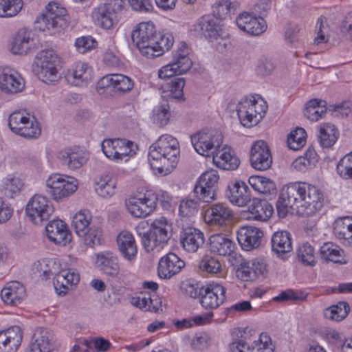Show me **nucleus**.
<instances>
[{
  "label": "nucleus",
  "instance_id": "nucleus-9",
  "mask_svg": "<svg viewBox=\"0 0 352 352\" xmlns=\"http://www.w3.org/2000/svg\"><path fill=\"white\" fill-rule=\"evenodd\" d=\"M260 102L263 104H259V110H257L258 101L256 100V96L245 98L238 104L237 114L243 126L251 127L256 125L264 116L267 105L263 99H261Z\"/></svg>",
  "mask_w": 352,
  "mask_h": 352
},
{
  "label": "nucleus",
  "instance_id": "nucleus-11",
  "mask_svg": "<svg viewBox=\"0 0 352 352\" xmlns=\"http://www.w3.org/2000/svg\"><path fill=\"white\" fill-rule=\"evenodd\" d=\"M25 211L32 221L38 223L50 218L54 212V208L45 196L36 194L28 202Z\"/></svg>",
  "mask_w": 352,
  "mask_h": 352
},
{
  "label": "nucleus",
  "instance_id": "nucleus-7",
  "mask_svg": "<svg viewBox=\"0 0 352 352\" xmlns=\"http://www.w3.org/2000/svg\"><path fill=\"white\" fill-rule=\"evenodd\" d=\"M191 142L195 151L203 156L212 155L216 160L217 153L220 151L223 142V135L219 131L203 129L191 136Z\"/></svg>",
  "mask_w": 352,
  "mask_h": 352
},
{
  "label": "nucleus",
  "instance_id": "nucleus-20",
  "mask_svg": "<svg viewBox=\"0 0 352 352\" xmlns=\"http://www.w3.org/2000/svg\"><path fill=\"white\" fill-rule=\"evenodd\" d=\"M239 28L248 34L258 36L267 29L266 21L263 17H256L250 13L243 12L236 19Z\"/></svg>",
  "mask_w": 352,
  "mask_h": 352
},
{
  "label": "nucleus",
  "instance_id": "nucleus-51",
  "mask_svg": "<svg viewBox=\"0 0 352 352\" xmlns=\"http://www.w3.org/2000/svg\"><path fill=\"white\" fill-rule=\"evenodd\" d=\"M41 134V128L38 123L35 120L34 117L30 118V116H26V120L25 122V126L23 128L19 135L28 139L37 138Z\"/></svg>",
  "mask_w": 352,
  "mask_h": 352
},
{
  "label": "nucleus",
  "instance_id": "nucleus-26",
  "mask_svg": "<svg viewBox=\"0 0 352 352\" xmlns=\"http://www.w3.org/2000/svg\"><path fill=\"white\" fill-rule=\"evenodd\" d=\"M263 236V233L260 229L252 226H244L238 230L236 238L242 249L250 251L260 245Z\"/></svg>",
  "mask_w": 352,
  "mask_h": 352
},
{
  "label": "nucleus",
  "instance_id": "nucleus-1",
  "mask_svg": "<svg viewBox=\"0 0 352 352\" xmlns=\"http://www.w3.org/2000/svg\"><path fill=\"white\" fill-rule=\"evenodd\" d=\"M323 195L316 187L305 182L291 183L284 186L276 201L280 217H285L289 210L300 216H312L323 206Z\"/></svg>",
  "mask_w": 352,
  "mask_h": 352
},
{
  "label": "nucleus",
  "instance_id": "nucleus-3",
  "mask_svg": "<svg viewBox=\"0 0 352 352\" xmlns=\"http://www.w3.org/2000/svg\"><path fill=\"white\" fill-rule=\"evenodd\" d=\"M179 154V142L173 136H160L148 151V162L155 174L161 176L170 173L176 167Z\"/></svg>",
  "mask_w": 352,
  "mask_h": 352
},
{
  "label": "nucleus",
  "instance_id": "nucleus-16",
  "mask_svg": "<svg viewBox=\"0 0 352 352\" xmlns=\"http://www.w3.org/2000/svg\"><path fill=\"white\" fill-rule=\"evenodd\" d=\"M250 162L258 170H265L270 168L272 157L267 144L263 140L255 142L251 147Z\"/></svg>",
  "mask_w": 352,
  "mask_h": 352
},
{
  "label": "nucleus",
  "instance_id": "nucleus-36",
  "mask_svg": "<svg viewBox=\"0 0 352 352\" xmlns=\"http://www.w3.org/2000/svg\"><path fill=\"white\" fill-rule=\"evenodd\" d=\"M119 250L127 260L133 259L137 254V247L133 236L129 232H122L117 239Z\"/></svg>",
  "mask_w": 352,
  "mask_h": 352
},
{
  "label": "nucleus",
  "instance_id": "nucleus-23",
  "mask_svg": "<svg viewBox=\"0 0 352 352\" xmlns=\"http://www.w3.org/2000/svg\"><path fill=\"white\" fill-rule=\"evenodd\" d=\"M256 346H250L243 340H239L230 344V352H274L270 337L262 333L258 341L254 342Z\"/></svg>",
  "mask_w": 352,
  "mask_h": 352
},
{
  "label": "nucleus",
  "instance_id": "nucleus-57",
  "mask_svg": "<svg viewBox=\"0 0 352 352\" xmlns=\"http://www.w3.org/2000/svg\"><path fill=\"white\" fill-rule=\"evenodd\" d=\"M26 116L21 111L12 113L8 120V125L12 132L20 135L23 128L25 126Z\"/></svg>",
  "mask_w": 352,
  "mask_h": 352
},
{
  "label": "nucleus",
  "instance_id": "nucleus-8",
  "mask_svg": "<svg viewBox=\"0 0 352 352\" xmlns=\"http://www.w3.org/2000/svg\"><path fill=\"white\" fill-rule=\"evenodd\" d=\"M36 22L40 30L55 33L67 25V10L58 3L50 2L46 6V12Z\"/></svg>",
  "mask_w": 352,
  "mask_h": 352
},
{
  "label": "nucleus",
  "instance_id": "nucleus-2",
  "mask_svg": "<svg viewBox=\"0 0 352 352\" xmlns=\"http://www.w3.org/2000/svg\"><path fill=\"white\" fill-rule=\"evenodd\" d=\"M133 43L148 58L157 57L170 49L174 38L170 33L157 32L153 23H141L131 33Z\"/></svg>",
  "mask_w": 352,
  "mask_h": 352
},
{
  "label": "nucleus",
  "instance_id": "nucleus-41",
  "mask_svg": "<svg viewBox=\"0 0 352 352\" xmlns=\"http://www.w3.org/2000/svg\"><path fill=\"white\" fill-rule=\"evenodd\" d=\"M116 179L111 175L107 174L96 183L95 190L99 196L109 198L116 193Z\"/></svg>",
  "mask_w": 352,
  "mask_h": 352
},
{
  "label": "nucleus",
  "instance_id": "nucleus-42",
  "mask_svg": "<svg viewBox=\"0 0 352 352\" xmlns=\"http://www.w3.org/2000/svg\"><path fill=\"white\" fill-rule=\"evenodd\" d=\"M327 102L322 100L312 99L307 104L304 111L305 116L311 120L318 121L326 113Z\"/></svg>",
  "mask_w": 352,
  "mask_h": 352
},
{
  "label": "nucleus",
  "instance_id": "nucleus-64",
  "mask_svg": "<svg viewBox=\"0 0 352 352\" xmlns=\"http://www.w3.org/2000/svg\"><path fill=\"white\" fill-rule=\"evenodd\" d=\"M340 31L346 38L352 41V12H348L341 21Z\"/></svg>",
  "mask_w": 352,
  "mask_h": 352
},
{
  "label": "nucleus",
  "instance_id": "nucleus-40",
  "mask_svg": "<svg viewBox=\"0 0 352 352\" xmlns=\"http://www.w3.org/2000/svg\"><path fill=\"white\" fill-rule=\"evenodd\" d=\"M248 182L255 190L260 193L265 195L276 194L277 190L276 184L274 181L270 178L258 175H252L249 178Z\"/></svg>",
  "mask_w": 352,
  "mask_h": 352
},
{
  "label": "nucleus",
  "instance_id": "nucleus-13",
  "mask_svg": "<svg viewBox=\"0 0 352 352\" xmlns=\"http://www.w3.org/2000/svg\"><path fill=\"white\" fill-rule=\"evenodd\" d=\"M58 349L54 332L47 328H38L32 338V342L25 352H52Z\"/></svg>",
  "mask_w": 352,
  "mask_h": 352
},
{
  "label": "nucleus",
  "instance_id": "nucleus-61",
  "mask_svg": "<svg viewBox=\"0 0 352 352\" xmlns=\"http://www.w3.org/2000/svg\"><path fill=\"white\" fill-rule=\"evenodd\" d=\"M53 284L56 292L58 296H64L67 294L69 289L72 287L65 279L64 275L60 272L56 274L54 278Z\"/></svg>",
  "mask_w": 352,
  "mask_h": 352
},
{
  "label": "nucleus",
  "instance_id": "nucleus-59",
  "mask_svg": "<svg viewBox=\"0 0 352 352\" xmlns=\"http://www.w3.org/2000/svg\"><path fill=\"white\" fill-rule=\"evenodd\" d=\"M116 145L117 149L114 154H116V161L122 160L124 157L130 155L133 151L132 146L133 144L132 142L117 139Z\"/></svg>",
  "mask_w": 352,
  "mask_h": 352
},
{
  "label": "nucleus",
  "instance_id": "nucleus-22",
  "mask_svg": "<svg viewBox=\"0 0 352 352\" xmlns=\"http://www.w3.org/2000/svg\"><path fill=\"white\" fill-rule=\"evenodd\" d=\"M38 48V39L30 30H20L11 44V51L14 54H25Z\"/></svg>",
  "mask_w": 352,
  "mask_h": 352
},
{
  "label": "nucleus",
  "instance_id": "nucleus-63",
  "mask_svg": "<svg viewBox=\"0 0 352 352\" xmlns=\"http://www.w3.org/2000/svg\"><path fill=\"white\" fill-rule=\"evenodd\" d=\"M96 41L90 36H82L78 38L75 42V46L80 53H85L87 50L95 47Z\"/></svg>",
  "mask_w": 352,
  "mask_h": 352
},
{
  "label": "nucleus",
  "instance_id": "nucleus-38",
  "mask_svg": "<svg viewBox=\"0 0 352 352\" xmlns=\"http://www.w3.org/2000/svg\"><path fill=\"white\" fill-rule=\"evenodd\" d=\"M343 254L344 251L339 246L331 243H324L320 249L321 258L336 264L347 263V261Z\"/></svg>",
  "mask_w": 352,
  "mask_h": 352
},
{
  "label": "nucleus",
  "instance_id": "nucleus-21",
  "mask_svg": "<svg viewBox=\"0 0 352 352\" xmlns=\"http://www.w3.org/2000/svg\"><path fill=\"white\" fill-rule=\"evenodd\" d=\"M185 266V262L177 254L169 252L162 256L158 263L157 272L161 278L169 279L177 274Z\"/></svg>",
  "mask_w": 352,
  "mask_h": 352
},
{
  "label": "nucleus",
  "instance_id": "nucleus-4",
  "mask_svg": "<svg viewBox=\"0 0 352 352\" xmlns=\"http://www.w3.org/2000/svg\"><path fill=\"white\" fill-rule=\"evenodd\" d=\"M140 225L136 228L138 234L141 238L142 243L147 252L160 247L162 248L171 237L172 226L165 217L155 219L148 230L142 231Z\"/></svg>",
  "mask_w": 352,
  "mask_h": 352
},
{
  "label": "nucleus",
  "instance_id": "nucleus-47",
  "mask_svg": "<svg viewBox=\"0 0 352 352\" xmlns=\"http://www.w3.org/2000/svg\"><path fill=\"white\" fill-rule=\"evenodd\" d=\"M91 216L88 211H80L73 217L72 226L78 236H85V231L89 229Z\"/></svg>",
  "mask_w": 352,
  "mask_h": 352
},
{
  "label": "nucleus",
  "instance_id": "nucleus-28",
  "mask_svg": "<svg viewBox=\"0 0 352 352\" xmlns=\"http://www.w3.org/2000/svg\"><path fill=\"white\" fill-rule=\"evenodd\" d=\"M47 236L55 244L65 245L71 241V234L67 224L62 220L50 221L45 226Z\"/></svg>",
  "mask_w": 352,
  "mask_h": 352
},
{
  "label": "nucleus",
  "instance_id": "nucleus-6",
  "mask_svg": "<svg viewBox=\"0 0 352 352\" xmlns=\"http://www.w3.org/2000/svg\"><path fill=\"white\" fill-rule=\"evenodd\" d=\"M195 30L210 42L217 41V50L223 52L230 45L224 38L223 24L221 21L210 15L201 17L195 25Z\"/></svg>",
  "mask_w": 352,
  "mask_h": 352
},
{
  "label": "nucleus",
  "instance_id": "nucleus-46",
  "mask_svg": "<svg viewBox=\"0 0 352 352\" xmlns=\"http://www.w3.org/2000/svg\"><path fill=\"white\" fill-rule=\"evenodd\" d=\"M350 311L349 304L340 301L335 305L327 308L324 311V316L326 318L331 320L340 321L344 319Z\"/></svg>",
  "mask_w": 352,
  "mask_h": 352
},
{
  "label": "nucleus",
  "instance_id": "nucleus-25",
  "mask_svg": "<svg viewBox=\"0 0 352 352\" xmlns=\"http://www.w3.org/2000/svg\"><path fill=\"white\" fill-rule=\"evenodd\" d=\"M22 340L23 331L19 326L0 331V352H16Z\"/></svg>",
  "mask_w": 352,
  "mask_h": 352
},
{
  "label": "nucleus",
  "instance_id": "nucleus-29",
  "mask_svg": "<svg viewBox=\"0 0 352 352\" xmlns=\"http://www.w3.org/2000/svg\"><path fill=\"white\" fill-rule=\"evenodd\" d=\"M271 243L272 251L283 260H285L292 251V236L287 231L274 232L272 236Z\"/></svg>",
  "mask_w": 352,
  "mask_h": 352
},
{
  "label": "nucleus",
  "instance_id": "nucleus-19",
  "mask_svg": "<svg viewBox=\"0 0 352 352\" xmlns=\"http://www.w3.org/2000/svg\"><path fill=\"white\" fill-rule=\"evenodd\" d=\"M25 82L14 70L0 68V90L6 94H17L23 90Z\"/></svg>",
  "mask_w": 352,
  "mask_h": 352
},
{
  "label": "nucleus",
  "instance_id": "nucleus-33",
  "mask_svg": "<svg viewBox=\"0 0 352 352\" xmlns=\"http://www.w3.org/2000/svg\"><path fill=\"white\" fill-rule=\"evenodd\" d=\"M248 210L251 214L250 218L260 221H267L273 213L271 204L265 199H253Z\"/></svg>",
  "mask_w": 352,
  "mask_h": 352
},
{
  "label": "nucleus",
  "instance_id": "nucleus-48",
  "mask_svg": "<svg viewBox=\"0 0 352 352\" xmlns=\"http://www.w3.org/2000/svg\"><path fill=\"white\" fill-rule=\"evenodd\" d=\"M23 6V0H0V17L16 16Z\"/></svg>",
  "mask_w": 352,
  "mask_h": 352
},
{
  "label": "nucleus",
  "instance_id": "nucleus-62",
  "mask_svg": "<svg viewBox=\"0 0 352 352\" xmlns=\"http://www.w3.org/2000/svg\"><path fill=\"white\" fill-rule=\"evenodd\" d=\"M254 272V267H252V260L251 261H243L239 266L238 267L236 273L237 276L243 281H252L256 278H248L249 276L248 273Z\"/></svg>",
  "mask_w": 352,
  "mask_h": 352
},
{
  "label": "nucleus",
  "instance_id": "nucleus-53",
  "mask_svg": "<svg viewBox=\"0 0 352 352\" xmlns=\"http://www.w3.org/2000/svg\"><path fill=\"white\" fill-rule=\"evenodd\" d=\"M199 200L197 197L196 199H187L181 201L179 212L182 217H192L198 212L199 208Z\"/></svg>",
  "mask_w": 352,
  "mask_h": 352
},
{
  "label": "nucleus",
  "instance_id": "nucleus-49",
  "mask_svg": "<svg viewBox=\"0 0 352 352\" xmlns=\"http://www.w3.org/2000/svg\"><path fill=\"white\" fill-rule=\"evenodd\" d=\"M85 236H78L82 238L83 243L89 247L100 245L103 241L102 232L96 226H91L85 231Z\"/></svg>",
  "mask_w": 352,
  "mask_h": 352
},
{
  "label": "nucleus",
  "instance_id": "nucleus-39",
  "mask_svg": "<svg viewBox=\"0 0 352 352\" xmlns=\"http://www.w3.org/2000/svg\"><path fill=\"white\" fill-rule=\"evenodd\" d=\"M93 19L97 25L104 29H111L118 22V17L111 14L105 7L100 5L93 12Z\"/></svg>",
  "mask_w": 352,
  "mask_h": 352
},
{
  "label": "nucleus",
  "instance_id": "nucleus-58",
  "mask_svg": "<svg viewBox=\"0 0 352 352\" xmlns=\"http://www.w3.org/2000/svg\"><path fill=\"white\" fill-rule=\"evenodd\" d=\"M199 267L204 272L215 274L220 271L221 265L217 258L206 255L200 261Z\"/></svg>",
  "mask_w": 352,
  "mask_h": 352
},
{
  "label": "nucleus",
  "instance_id": "nucleus-44",
  "mask_svg": "<svg viewBox=\"0 0 352 352\" xmlns=\"http://www.w3.org/2000/svg\"><path fill=\"white\" fill-rule=\"evenodd\" d=\"M338 132L334 125L329 123L324 124L320 129L318 139L322 148H330L336 142Z\"/></svg>",
  "mask_w": 352,
  "mask_h": 352
},
{
  "label": "nucleus",
  "instance_id": "nucleus-10",
  "mask_svg": "<svg viewBox=\"0 0 352 352\" xmlns=\"http://www.w3.org/2000/svg\"><path fill=\"white\" fill-rule=\"evenodd\" d=\"M219 179L217 170H210L203 173L194 188L195 196L205 203H210L214 200Z\"/></svg>",
  "mask_w": 352,
  "mask_h": 352
},
{
  "label": "nucleus",
  "instance_id": "nucleus-18",
  "mask_svg": "<svg viewBox=\"0 0 352 352\" xmlns=\"http://www.w3.org/2000/svg\"><path fill=\"white\" fill-rule=\"evenodd\" d=\"M225 196L232 204L239 207L246 206L252 199L250 188L241 180L230 182Z\"/></svg>",
  "mask_w": 352,
  "mask_h": 352
},
{
  "label": "nucleus",
  "instance_id": "nucleus-56",
  "mask_svg": "<svg viewBox=\"0 0 352 352\" xmlns=\"http://www.w3.org/2000/svg\"><path fill=\"white\" fill-rule=\"evenodd\" d=\"M154 120L160 126L166 125L170 118V105L168 102H164L153 110Z\"/></svg>",
  "mask_w": 352,
  "mask_h": 352
},
{
  "label": "nucleus",
  "instance_id": "nucleus-45",
  "mask_svg": "<svg viewBox=\"0 0 352 352\" xmlns=\"http://www.w3.org/2000/svg\"><path fill=\"white\" fill-rule=\"evenodd\" d=\"M23 187V181L15 176L8 177L3 179L0 186V192L6 197L12 198L19 193Z\"/></svg>",
  "mask_w": 352,
  "mask_h": 352
},
{
  "label": "nucleus",
  "instance_id": "nucleus-24",
  "mask_svg": "<svg viewBox=\"0 0 352 352\" xmlns=\"http://www.w3.org/2000/svg\"><path fill=\"white\" fill-rule=\"evenodd\" d=\"M133 80L123 74H114L103 76L97 83L98 89L111 88L119 92H128L133 87Z\"/></svg>",
  "mask_w": 352,
  "mask_h": 352
},
{
  "label": "nucleus",
  "instance_id": "nucleus-5",
  "mask_svg": "<svg viewBox=\"0 0 352 352\" xmlns=\"http://www.w3.org/2000/svg\"><path fill=\"white\" fill-rule=\"evenodd\" d=\"M37 61L32 65V71L38 78L46 84L57 82L60 76L57 69L60 60L52 49L43 50L36 54Z\"/></svg>",
  "mask_w": 352,
  "mask_h": 352
},
{
  "label": "nucleus",
  "instance_id": "nucleus-60",
  "mask_svg": "<svg viewBox=\"0 0 352 352\" xmlns=\"http://www.w3.org/2000/svg\"><path fill=\"white\" fill-rule=\"evenodd\" d=\"M338 174L344 179H352V162L346 155L338 162L336 167Z\"/></svg>",
  "mask_w": 352,
  "mask_h": 352
},
{
  "label": "nucleus",
  "instance_id": "nucleus-31",
  "mask_svg": "<svg viewBox=\"0 0 352 352\" xmlns=\"http://www.w3.org/2000/svg\"><path fill=\"white\" fill-rule=\"evenodd\" d=\"M232 210L226 204H212L205 212V221L210 225L222 226L232 217Z\"/></svg>",
  "mask_w": 352,
  "mask_h": 352
},
{
  "label": "nucleus",
  "instance_id": "nucleus-34",
  "mask_svg": "<svg viewBox=\"0 0 352 352\" xmlns=\"http://www.w3.org/2000/svg\"><path fill=\"white\" fill-rule=\"evenodd\" d=\"M96 265L100 271L108 276H115L118 274V258L111 252L98 254Z\"/></svg>",
  "mask_w": 352,
  "mask_h": 352
},
{
  "label": "nucleus",
  "instance_id": "nucleus-14",
  "mask_svg": "<svg viewBox=\"0 0 352 352\" xmlns=\"http://www.w3.org/2000/svg\"><path fill=\"white\" fill-rule=\"evenodd\" d=\"M226 289L218 283H211L201 287L200 303L206 309H216L226 300Z\"/></svg>",
  "mask_w": 352,
  "mask_h": 352
},
{
  "label": "nucleus",
  "instance_id": "nucleus-12",
  "mask_svg": "<svg viewBox=\"0 0 352 352\" xmlns=\"http://www.w3.org/2000/svg\"><path fill=\"white\" fill-rule=\"evenodd\" d=\"M76 182V180H66L65 177L61 175H52L46 181L47 192L55 201L63 200L77 190Z\"/></svg>",
  "mask_w": 352,
  "mask_h": 352
},
{
  "label": "nucleus",
  "instance_id": "nucleus-37",
  "mask_svg": "<svg viewBox=\"0 0 352 352\" xmlns=\"http://www.w3.org/2000/svg\"><path fill=\"white\" fill-rule=\"evenodd\" d=\"M209 241L210 251L221 256L230 254L234 248V243L221 234L212 235Z\"/></svg>",
  "mask_w": 352,
  "mask_h": 352
},
{
  "label": "nucleus",
  "instance_id": "nucleus-27",
  "mask_svg": "<svg viewBox=\"0 0 352 352\" xmlns=\"http://www.w3.org/2000/svg\"><path fill=\"white\" fill-rule=\"evenodd\" d=\"M60 162L70 169L80 168L86 163L88 153L80 149L79 147L67 148L57 154Z\"/></svg>",
  "mask_w": 352,
  "mask_h": 352
},
{
  "label": "nucleus",
  "instance_id": "nucleus-32",
  "mask_svg": "<svg viewBox=\"0 0 352 352\" xmlns=\"http://www.w3.org/2000/svg\"><path fill=\"white\" fill-rule=\"evenodd\" d=\"M25 290L23 285L19 282L10 283L7 287L1 292L3 301L10 305H17L24 299Z\"/></svg>",
  "mask_w": 352,
  "mask_h": 352
},
{
  "label": "nucleus",
  "instance_id": "nucleus-17",
  "mask_svg": "<svg viewBox=\"0 0 352 352\" xmlns=\"http://www.w3.org/2000/svg\"><path fill=\"white\" fill-rule=\"evenodd\" d=\"M192 66V62L186 54H175L173 60L162 67L158 72L162 79L170 78L174 76L181 75L187 72Z\"/></svg>",
  "mask_w": 352,
  "mask_h": 352
},
{
  "label": "nucleus",
  "instance_id": "nucleus-50",
  "mask_svg": "<svg viewBox=\"0 0 352 352\" xmlns=\"http://www.w3.org/2000/svg\"><path fill=\"white\" fill-rule=\"evenodd\" d=\"M298 260L305 265L313 266L316 263L314 248L308 243H302L297 250Z\"/></svg>",
  "mask_w": 352,
  "mask_h": 352
},
{
  "label": "nucleus",
  "instance_id": "nucleus-55",
  "mask_svg": "<svg viewBox=\"0 0 352 352\" xmlns=\"http://www.w3.org/2000/svg\"><path fill=\"white\" fill-rule=\"evenodd\" d=\"M252 267H254V272L248 273V278H265L268 274L267 263L263 257L252 259Z\"/></svg>",
  "mask_w": 352,
  "mask_h": 352
},
{
  "label": "nucleus",
  "instance_id": "nucleus-43",
  "mask_svg": "<svg viewBox=\"0 0 352 352\" xmlns=\"http://www.w3.org/2000/svg\"><path fill=\"white\" fill-rule=\"evenodd\" d=\"M185 78L181 77L174 78L168 84V93L166 95L162 96L163 98H166L167 102H173V100L177 101H184V87L185 85Z\"/></svg>",
  "mask_w": 352,
  "mask_h": 352
},
{
  "label": "nucleus",
  "instance_id": "nucleus-30",
  "mask_svg": "<svg viewBox=\"0 0 352 352\" xmlns=\"http://www.w3.org/2000/svg\"><path fill=\"white\" fill-rule=\"evenodd\" d=\"M204 240L203 232L192 227L184 228L180 237L182 247L189 252H195L204 243Z\"/></svg>",
  "mask_w": 352,
  "mask_h": 352
},
{
  "label": "nucleus",
  "instance_id": "nucleus-35",
  "mask_svg": "<svg viewBox=\"0 0 352 352\" xmlns=\"http://www.w3.org/2000/svg\"><path fill=\"white\" fill-rule=\"evenodd\" d=\"M333 232L336 236L342 240V243L352 246V219L349 217L338 219L335 221Z\"/></svg>",
  "mask_w": 352,
  "mask_h": 352
},
{
  "label": "nucleus",
  "instance_id": "nucleus-52",
  "mask_svg": "<svg viewBox=\"0 0 352 352\" xmlns=\"http://www.w3.org/2000/svg\"><path fill=\"white\" fill-rule=\"evenodd\" d=\"M221 150L217 153L216 159L219 158L221 161H217V163H222L223 168L226 170H235L238 168L240 164L239 158L232 155L230 152Z\"/></svg>",
  "mask_w": 352,
  "mask_h": 352
},
{
  "label": "nucleus",
  "instance_id": "nucleus-15",
  "mask_svg": "<svg viewBox=\"0 0 352 352\" xmlns=\"http://www.w3.org/2000/svg\"><path fill=\"white\" fill-rule=\"evenodd\" d=\"M157 198L146 195L140 197H131L126 201L128 211L135 217H146L155 208Z\"/></svg>",
  "mask_w": 352,
  "mask_h": 352
},
{
  "label": "nucleus",
  "instance_id": "nucleus-54",
  "mask_svg": "<svg viewBox=\"0 0 352 352\" xmlns=\"http://www.w3.org/2000/svg\"><path fill=\"white\" fill-rule=\"evenodd\" d=\"M306 131L302 128H297L292 131L287 138L288 146L292 150H298L305 144Z\"/></svg>",
  "mask_w": 352,
  "mask_h": 352
}]
</instances>
